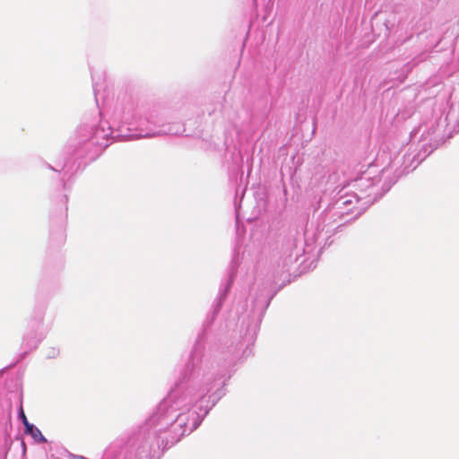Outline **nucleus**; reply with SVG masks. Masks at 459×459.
Wrapping results in <instances>:
<instances>
[{
	"mask_svg": "<svg viewBox=\"0 0 459 459\" xmlns=\"http://www.w3.org/2000/svg\"><path fill=\"white\" fill-rule=\"evenodd\" d=\"M25 432L30 435L38 442L44 443L47 441L41 431L32 424L25 428Z\"/></svg>",
	"mask_w": 459,
	"mask_h": 459,
	"instance_id": "obj_1",
	"label": "nucleus"
},
{
	"mask_svg": "<svg viewBox=\"0 0 459 459\" xmlns=\"http://www.w3.org/2000/svg\"><path fill=\"white\" fill-rule=\"evenodd\" d=\"M20 416H21V419H22V423L24 424L25 428H27V426L30 425V423L27 420V417H26L22 408H21Z\"/></svg>",
	"mask_w": 459,
	"mask_h": 459,
	"instance_id": "obj_2",
	"label": "nucleus"
}]
</instances>
